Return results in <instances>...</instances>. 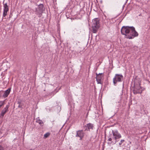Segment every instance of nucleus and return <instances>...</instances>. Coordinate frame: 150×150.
Instances as JSON below:
<instances>
[{
	"mask_svg": "<svg viewBox=\"0 0 150 150\" xmlns=\"http://www.w3.org/2000/svg\"><path fill=\"white\" fill-rule=\"evenodd\" d=\"M121 34L125 35V37L129 39H132L138 36V33L133 26H123L122 28Z\"/></svg>",
	"mask_w": 150,
	"mask_h": 150,
	"instance_id": "f257e3e1",
	"label": "nucleus"
},
{
	"mask_svg": "<svg viewBox=\"0 0 150 150\" xmlns=\"http://www.w3.org/2000/svg\"><path fill=\"white\" fill-rule=\"evenodd\" d=\"M100 27L99 20L98 18L93 19L92 21V32L93 33H96Z\"/></svg>",
	"mask_w": 150,
	"mask_h": 150,
	"instance_id": "f03ea898",
	"label": "nucleus"
},
{
	"mask_svg": "<svg viewBox=\"0 0 150 150\" xmlns=\"http://www.w3.org/2000/svg\"><path fill=\"white\" fill-rule=\"evenodd\" d=\"M45 10V8L43 4H40L38 5V7L35 9V13L39 17H41L42 15L43 11Z\"/></svg>",
	"mask_w": 150,
	"mask_h": 150,
	"instance_id": "7ed1b4c3",
	"label": "nucleus"
},
{
	"mask_svg": "<svg viewBox=\"0 0 150 150\" xmlns=\"http://www.w3.org/2000/svg\"><path fill=\"white\" fill-rule=\"evenodd\" d=\"M112 138L115 140V142L114 144H115L117 142L119 141V139L121 138V134L118 132L117 130H112Z\"/></svg>",
	"mask_w": 150,
	"mask_h": 150,
	"instance_id": "20e7f679",
	"label": "nucleus"
},
{
	"mask_svg": "<svg viewBox=\"0 0 150 150\" xmlns=\"http://www.w3.org/2000/svg\"><path fill=\"white\" fill-rule=\"evenodd\" d=\"M123 79V76L122 74H116L113 79V82L115 85L117 82H121Z\"/></svg>",
	"mask_w": 150,
	"mask_h": 150,
	"instance_id": "39448f33",
	"label": "nucleus"
},
{
	"mask_svg": "<svg viewBox=\"0 0 150 150\" xmlns=\"http://www.w3.org/2000/svg\"><path fill=\"white\" fill-rule=\"evenodd\" d=\"M141 89L142 88L140 86V84L137 86L136 85L133 90L134 93L135 94L139 93H141L142 92V90Z\"/></svg>",
	"mask_w": 150,
	"mask_h": 150,
	"instance_id": "423d86ee",
	"label": "nucleus"
},
{
	"mask_svg": "<svg viewBox=\"0 0 150 150\" xmlns=\"http://www.w3.org/2000/svg\"><path fill=\"white\" fill-rule=\"evenodd\" d=\"M3 17H5L7 14L8 12L9 9L7 3H6L3 4Z\"/></svg>",
	"mask_w": 150,
	"mask_h": 150,
	"instance_id": "0eeeda50",
	"label": "nucleus"
},
{
	"mask_svg": "<svg viewBox=\"0 0 150 150\" xmlns=\"http://www.w3.org/2000/svg\"><path fill=\"white\" fill-rule=\"evenodd\" d=\"M84 136V133L82 130H78L76 131V137H79L80 140H82Z\"/></svg>",
	"mask_w": 150,
	"mask_h": 150,
	"instance_id": "6e6552de",
	"label": "nucleus"
},
{
	"mask_svg": "<svg viewBox=\"0 0 150 150\" xmlns=\"http://www.w3.org/2000/svg\"><path fill=\"white\" fill-rule=\"evenodd\" d=\"M96 80L98 83L101 84L102 81V78L103 76H102V73H99L98 74L96 73Z\"/></svg>",
	"mask_w": 150,
	"mask_h": 150,
	"instance_id": "1a4fd4ad",
	"label": "nucleus"
},
{
	"mask_svg": "<svg viewBox=\"0 0 150 150\" xmlns=\"http://www.w3.org/2000/svg\"><path fill=\"white\" fill-rule=\"evenodd\" d=\"M9 103H8L6 106L2 110L1 114V116L3 117L6 112L8 111V108L9 107Z\"/></svg>",
	"mask_w": 150,
	"mask_h": 150,
	"instance_id": "9d476101",
	"label": "nucleus"
},
{
	"mask_svg": "<svg viewBox=\"0 0 150 150\" xmlns=\"http://www.w3.org/2000/svg\"><path fill=\"white\" fill-rule=\"evenodd\" d=\"M86 127L85 130H89L90 129H93V125L91 123H89L87 124L85 126Z\"/></svg>",
	"mask_w": 150,
	"mask_h": 150,
	"instance_id": "9b49d317",
	"label": "nucleus"
},
{
	"mask_svg": "<svg viewBox=\"0 0 150 150\" xmlns=\"http://www.w3.org/2000/svg\"><path fill=\"white\" fill-rule=\"evenodd\" d=\"M11 91V89L9 88L8 89L5 91L4 94L3 95V97L4 98H6L8 96L9 94Z\"/></svg>",
	"mask_w": 150,
	"mask_h": 150,
	"instance_id": "f8f14e48",
	"label": "nucleus"
},
{
	"mask_svg": "<svg viewBox=\"0 0 150 150\" xmlns=\"http://www.w3.org/2000/svg\"><path fill=\"white\" fill-rule=\"evenodd\" d=\"M36 122L42 126L43 124V122L40 119H37L36 121Z\"/></svg>",
	"mask_w": 150,
	"mask_h": 150,
	"instance_id": "ddd939ff",
	"label": "nucleus"
},
{
	"mask_svg": "<svg viewBox=\"0 0 150 150\" xmlns=\"http://www.w3.org/2000/svg\"><path fill=\"white\" fill-rule=\"evenodd\" d=\"M5 101L6 100H4V101H0V109H1V107L5 104Z\"/></svg>",
	"mask_w": 150,
	"mask_h": 150,
	"instance_id": "4468645a",
	"label": "nucleus"
},
{
	"mask_svg": "<svg viewBox=\"0 0 150 150\" xmlns=\"http://www.w3.org/2000/svg\"><path fill=\"white\" fill-rule=\"evenodd\" d=\"M50 133L49 132H47L44 135V137L45 138L48 137L50 135Z\"/></svg>",
	"mask_w": 150,
	"mask_h": 150,
	"instance_id": "2eb2a0df",
	"label": "nucleus"
},
{
	"mask_svg": "<svg viewBox=\"0 0 150 150\" xmlns=\"http://www.w3.org/2000/svg\"><path fill=\"white\" fill-rule=\"evenodd\" d=\"M110 137L109 138V139H108V141H109V142H112V139H113L112 138V134H110Z\"/></svg>",
	"mask_w": 150,
	"mask_h": 150,
	"instance_id": "dca6fc26",
	"label": "nucleus"
},
{
	"mask_svg": "<svg viewBox=\"0 0 150 150\" xmlns=\"http://www.w3.org/2000/svg\"><path fill=\"white\" fill-rule=\"evenodd\" d=\"M125 141V140L124 139H121L120 142L119 143V145L120 146H121V144H122V143L124 142Z\"/></svg>",
	"mask_w": 150,
	"mask_h": 150,
	"instance_id": "f3484780",
	"label": "nucleus"
},
{
	"mask_svg": "<svg viewBox=\"0 0 150 150\" xmlns=\"http://www.w3.org/2000/svg\"><path fill=\"white\" fill-rule=\"evenodd\" d=\"M114 144V143H113L112 142H109V141H108V144L109 145H110V144Z\"/></svg>",
	"mask_w": 150,
	"mask_h": 150,
	"instance_id": "a211bd4d",
	"label": "nucleus"
},
{
	"mask_svg": "<svg viewBox=\"0 0 150 150\" xmlns=\"http://www.w3.org/2000/svg\"><path fill=\"white\" fill-rule=\"evenodd\" d=\"M0 150H4L3 147L1 146H0Z\"/></svg>",
	"mask_w": 150,
	"mask_h": 150,
	"instance_id": "6ab92c4d",
	"label": "nucleus"
},
{
	"mask_svg": "<svg viewBox=\"0 0 150 150\" xmlns=\"http://www.w3.org/2000/svg\"><path fill=\"white\" fill-rule=\"evenodd\" d=\"M124 84L123 83V88L124 87Z\"/></svg>",
	"mask_w": 150,
	"mask_h": 150,
	"instance_id": "aec40b11",
	"label": "nucleus"
}]
</instances>
